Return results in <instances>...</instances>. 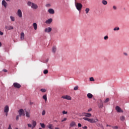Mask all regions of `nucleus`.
Here are the masks:
<instances>
[{
    "label": "nucleus",
    "mask_w": 129,
    "mask_h": 129,
    "mask_svg": "<svg viewBox=\"0 0 129 129\" xmlns=\"http://www.w3.org/2000/svg\"><path fill=\"white\" fill-rule=\"evenodd\" d=\"M83 119H84V120H87V121H89V122H90V123H96L97 121H99V120L97 118H96L95 119L94 118H89L87 117H83Z\"/></svg>",
    "instance_id": "nucleus-1"
},
{
    "label": "nucleus",
    "mask_w": 129,
    "mask_h": 129,
    "mask_svg": "<svg viewBox=\"0 0 129 129\" xmlns=\"http://www.w3.org/2000/svg\"><path fill=\"white\" fill-rule=\"evenodd\" d=\"M27 5L29 7H31L33 10H37V9H38V5L31 2H28Z\"/></svg>",
    "instance_id": "nucleus-2"
},
{
    "label": "nucleus",
    "mask_w": 129,
    "mask_h": 129,
    "mask_svg": "<svg viewBox=\"0 0 129 129\" xmlns=\"http://www.w3.org/2000/svg\"><path fill=\"white\" fill-rule=\"evenodd\" d=\"M75 5L78 11H80L81 10H82V4H81V3L75 2Z\"/></svg>",
    "instance_id": "nucleus-3"
},
{
    "label": "nucleus",
    "mask_w": 129,
    "mask_h": 129,
    "mask_svg": "<svg viewBox=\"0 0 129 129\" xmlns=\"http://www.w3.org/2000/svg\"><path fill=\"white\" fill-rule=\"evenodd\" d=\"M18 112H19L20 117H21V116H24V115H25V111H24V109H20L18 111Z\"/></svg>",
    "instance_id": "nucleus-4"
},
{
    "label": "nucleus",
    "mask_w": 129,
    "mask_h": 129,
    "mask_svg": "<svg viewBox=\"0 0 129 129\" xmlns=\"http://www.w3.org/2000/svg\"><path fill=\"white\" fill-rule=\"evenodd\" d=\"M17 14L19 18H23V13L22 12V10H21V9L18 10Z\"/></svg>",
    "instance_id": "nucleus-5"
},
{
    "label": "nucleus",
    "mask_w": 129,
    "mask_h": 129,
    "mask_svg": "<svg viewBox=\"0 0 129 129\" xmlns=\"http://www.w3.org/2000/svg\"><path fill=\"white\" fill-rule=\"evenodd\" d=\"M61 98H63V99H67V100H71L72 99L71 96L69 95L62 96H61Z\"/></svg>",
    "instance_id": "nucleus-6"
},
{
    "label": "nucleus",
    "mask_w": 129,
    "mask_h": 129,
    "mask_svg": "<svg viewBox=\"0 0 129 129\" xmlns=\"http://www.w3.org/2000/svg\"><path fill=\"white\" fill-rule=\"evenodd\" d=\"M13 86L14 87H15V88H17V89H20L22 87V86H21V84L18 83H14L13 84Z\"/></svg>",
    "instance_id": "nucleus-7"
},
{
    "label": "nucleus",
    "mask_w": 129,
    "mask_h": 129,
    "mask_svg": "<svg viewBox=\"0 0 129 129\" xmlns=\"http://www.w3.org/2000/svg\"><path fill=\"white\" fill-rule=\"evenodd\" d=\"M82 115H83V116H86V117H91V113H82Z\"/></svg>",
    "instance_id": "nucleus-8"
},
{
    "label": "nucleus",
    "mask_w": 129,
    "mask_h": 129,
    "mask_svg": "<svg viewBox=\"0 0 129 129\" xmlns=\"http://www.w3.org/2000/svg\"><path fill=\"white\" fill-rule=\"evenodd\" d=\"M115 109H116L117 112H122V113L123 112V111L118 106H116Z\"/></svg>",
    "instance_id": "nucleus-9"
},
{
    "label": "nucleus",
    "mask_w": 129,
    "mask_h": 129,
    "mask_svg": "<svg viewBox=\"0 0 129 129\" xmlns=\"http://www.w3.org/2000/svg\"><path fill=\"white\" fill-rule=\"evenodd\" d=\"M2 6H4L5 9H7V7H8V3L6 2L5 0H3L2 2Z\"/></svg>",
    "instance_id": "nucleus-10"
},
{
    "label": "nucleus",
    "mask_w": 129,
    "mask_h": 129,
    "mask_svg": "<svg viewBox=\"0 0 129 129\" xmlns=\"http://www.w3.org/2000/svg\"><path fill=\"white\" fill-rule=\"evenodd\" d=\"M20 39L21 41H24L25 40V33L24 32H22L20 34Z\"/></svg>",
    "instance_id": "nucleus-11"
},
{
    "label": "nucleus",
    "mask_w": 129,
    "mask_h": 129,
    "mask_svg": "<svg viewBox=\"0 0 129 129\" xmlns=\"http://www.w3.org/2000/svg\"><path fill=\"white\" fill-rule=\"evenodd\" d=\"M48 12L50 15H54V14H55V11H54V9H48Z\"/></svg>",
    "instance_id": "nucleus-12"
},
{
    "label": "nucleus",
    "mask_w": 129,
    "mask_h": 129,
    "mask_svg": "<svg viewBox=\"0 0 129 129\" xmlns=\"http://www.w3.org/2000/svg\"><path fill=\"white\" fill-rule=\"evenodd\" d=\"M51 31H52V28L48 27V28H45L44 32L45 33H50Z\"/></svg>",
    "instance_id": "nucleus-13"
},
{
    "label": "nucleus",
    "mask_w": 129,
    "mask_h": 129,
    "mask_svg": "<svg viewBox=\"0 0 129 129\" xmlns=\"http://www.w3.org/2000/svg\"><path fill=\"white\" fill-rule=\"evenodd\" d=\"M52 22H53V19H52V18H50L48 20L46 21L45 24H47L49 25V24H51V23H52Z\"/></svg>",
    "instance_id": "nucleus-14"
},
{
    "label": "nucleus",
    "mask_w": 129,
    "mask_h": 129,
    "mask_svg": "<svg viewBox=\"0 0 129 129\" xmlns=\"http://www.w3.org/2000/svg\"><path fill=\"white\" fill-rule=\"evenodd\" d=\"M9 110H10V108L9 107V106L8 105L5 106L4 108V112H9Z\"/></svg>",
    "instance_id": "nucleus-15"
},
{
    "label": "nucleus",
    "mask_w": 129,
    "mask_h": 129,
    "mask_svg": "<svg viewBox=\"0 0 129 129\" xmlns=\"http://www.w3.org/2000/svg\"><path fill=\"white\" fill-rule=\"evenodd\" d=\"M5 28L7 29V30H13L14 29V27L11 25H8V26H6Z\"/></svg>",
    "instance_id": "nucleus-16"
},
{
    "label": "nucleus",
    "mask_w": 129,
    "mask_h": 129,
    "mask_svg": "<svg viewBox=\"0 0 129 129\" xmlns=\"http://www.w3.org/2000/svg\"><path fill=\"white\" fill-rule=\"evenodd\" d=\"M99 101V108H102L103 107V102L101 100H100Z\"/></svg>",
    "instance_id": "nucleus-17"
},
{
    "label": "nucleus",
    "mask_w": 129,
    "mask_h": 129,
    "mask_svg": "<svg viewBox=\"0 0 129 129\" xmlns=\"http://www.w3.org/2000/svg\"><path fill=\"white\" fill-rule=\"evenodd\" d=\"M56 51H57V48L55 46H53L52 48V52L55 53H56Z\"/></svg>",
    "instance_id": "nucleus-18"
},
{
    "label": "nucleus",
    "mask_w": 129,
    "mask_h": 129,
    "mask_svg": "<svg viewBox=\"0 0 129 129\" xmlns=\"http://www.w3.org/2000/svg\"><path fill=\"white\" fill-rule=\"evenodd\" d=\"M76 126V123L74 121H72L70 123V126L71 127H73V126Z\"/></svg>",
    "instance_id": "nucleus-19"
},
{
    "label": "nucleus",
    "mask_w": 129,
    "mask_h": 129,
    "mask_svg": "<svg viewBox=\"0 0 129 129\" xmlns=\"http://www.w3.org/2000/svg\"><path fill=\"white\" fill-rule=\"evenodd\" d=\"M33 27L34 30H37V29H38V25L36 23H34L33 24Z\"/></svg>",
    "instance_id": "nucleus-20"
},
{
    "label": "nucleus",
    "mask_w": 129,
    "mask_h": 129,
    "mask_svg": "<svg viewBox=\"0 0 129 129\" xmlns=\"http://www.w3.org/2000/svg\"><path fill=\"white\" fill-rule=\"evenodd\" d=\"M32 124L33 125L32 128H33V127H35V126H36V125H37V122H36V121L32 120Z\"/></svg>",
    "instance_id": "nucleus-21"
},
{
    "label": "nucleus",
    "mask_w": 129,
    "mask_h": 129,
    "mask_svg": "<svg viewBox=\"0 0 129 129\" xmlns=\"http://www.w3.org/2000/svg\"><path fill=\"white\" fill-rule=\"evenodd\" d=\"M87 96L88 98L91 99L92 97H93V95H92L91 93H88Z\"/></svg>",
    "instance_id": "nucleus-22"
},
{
    "label": "nucleus",
    "mask_w": 129,
    "mask_h": 129,
    "mask_svg": "<svg viewBox=\"0 0 129 129\" xmlns=\"http://www.w3.org/2000/svg\"><path fill=\"white\" fill-rule=\"evenodd\" d=\"M25 112H26V117H30V111L28 112V111H26Z\"/></svg>",
    "instance_id": "nucleus-23"
},
{
    "label": "nucleus",
    "mask_w": 129,
    "mask_h": 129,
    "mask_svg": "<svg viewBox=\"0 0 129 129\" xmlns=\"http://www.w3.org/2000/svg\"><path fill=\"white\" fill-rule=\"evenodd\" d=\"M96 125L99 127H102L103 128V125L100 123H97Z\"/></svg>",
    "instance_id": "nucleus-24"
},
{
    "label": "nucleus",
    "mask_w": 129,
    "mask_h": 129,
    "mask_svg": "<svg viewBox=\"0 0 129 129\" xmlns=\"http://www.w3.org/2000/svg\"><path fill=\"white\" fill-rule=\"evenodd\" d=\"M102 4H103L104 6H106V5H107V1L105 0H102Z\"/></svg>",
    "instance_id": "nucleus-25"
},
{
    "label": "nucleus",
    "mask_w": 129,
    "mask_h": 129,
    "mask_svg": "<svg viewBox=\"0 0 129 129\" xmlns=\"http://www.w3.org/2000/svg\"><path fill=\"white\" fill-rule=\"evenodd\" d=\"M120 119L121 120V121H124V120L125 119V118L124 117V116H121L120 117Z\"/></svg>",
    "instance_id": "nucleus-26"
},
{
    "label": "nucleus",
    "mask_w": 129,
    "mask_h": 129,
    "mask_svg": "<svg viewBox=\"0 0 129 129\" xmlns=\"http://www.w3.org/2000/svg\"><path fill=\"white\" fill-rule=\"evenodd\" d=\"M10 19L11 20L12 22H15V17L13 16H10Z\"/></svg>",
    "instance_id": "nucleus-27"
},
{
    "label": "nucleus",
    "mask_w": 129,
    "mask_h": 129,
    "mask_svg": "<svg viewBox=\"0 0 129 129\" xmlns=\"http://www.w3.org/2000/svg\"><path fill=\"white\" fill-rule=\"evenodd\" d=\"M89 11H90L89 8H86L85 9L86 14H88V13H89Z\"/></svg>",
    "instance_id": "nucleus-28"
},
{
    "label": "nucleus",
    "mask_w": 129,
    "mask_h": 129,
    "mask_svg": "<svg viewBox=\"0 0 129 129\" xmlns=\"http://www.w3.org/2000/svg\"><path fill=\"white\" fill-rule=\"evenodd\" d=\"M43 98L45 101H47V95H44L43 96Z\"/></svg>",
    "instance_id": "nucleus-29"
},
{
    "label": "nucleus",
    "mask_w": 129,
    "mask_h": 129,
    "mask_svg": "<svg viewBox=\"0 0 129 129\" xmlns=\"http://www.w3.org/2000/svg\"><path fill=\"white\" fill-rule=\"evenodd\" d=\"M40 125H41V127H42L43 128H45V127H46V126L45 125V124H44V123H40Z\"/></svg>",
    "instance_id": "nucleus-30"
},
{
    "label": "nucleus",
    "mask_w": 129,
    "mask_h": 129,
    "mask_svg": "<svg viewBox=\"0 0 129 129\" xmlns=\"http://www.w3.org/2000/svg\"><path fill=\"white\" fill-rule=\"evenodd\" d=\"M109 101V98H107L105 99V100L104 101V103H106L107 102H108Z\"/></svg>",
    "instance_id": "nucleus-31"
},
{
    "label": "nucleus",
    "mask_w": 129,
    "mask_h": 129,
    "mask_svg": "<svg viewBox=\"0 0 129 129\" xmlns=\"http://www.w3.org/2000/svg\"><path fill=\"white\" fill-rule=\"evenodd\" d=\"M48 70H45L44 71H43V73L44 74H48Z\"/></svg>",
    "instance_id": "nucleus-32"
},
{
    "label": "nucleus",
    "mask_w": 129,
    "mask_h": 129,
    "mask_svg": "<svg viewBox=\"0 0 129 129\" xmlns=\"http://www.w3.org/2000/svg\"><path fill=\"white\" fill-rule=\"evenodd\" d=\"M45 114H46V111L43 110L42 112V115H45Z\"/></svg>",
    "instance_id": "nucleus-33"
},
{
    "label": "nucleus",
    "mask_w": 129,
    "mask_h": 129,
    "mask_svg": "<svg viewBox=\"0 0 129 129\" xmlns=\"http://www.w3.org/2000/svg\"><path fill=\"white\" fill-rule=\"evenodd\" d=\"M119 27H115V28L113 29V31H119Z\"/></svg>",
    "instance_id": "nucleus-34"
},
{
    "label": "nucleus",
    "mask_w": 129,
    "mask_h": 129,
    "mask_svg": "<svg viewBox=\"0 0 129 129\" xmlns=\"http://www.w3.org/2000/svg\"><path fill=\"white\" fill-rule=\"evenodd\" d=\"M19 119H20V115H18L16 118V120H18Z\"/></svg>",
    "instance_id": "nucleus-35"
},
{
    "label": "nucleus",
    "mask_w": 129,
    "mask_h": 129,
    "mask_svg": "<svg viewBox=\"0 0 129 129\" xmlns=\"http://www.w3.org/2000/svg\"><path fill=\"white\" fill-rule=\"evenodd\" d=\"M74 90H78V86H76L74 87Z\"/></svg>",
    "instance_id": "nucleus-36"
},
{
    "label": "nucleus",
    "mask_w": 129,
    "mask_h": 129,
    "mask_svg": "<svg viewBox=\"0 0 129 129\" xmlns=\"http://www.w3.org/2000/svg\"><path fill=\"white\" fill-rule=\"evenodd\" d=\"M40 91H41V92H45L46 91V89H41Z\"/></svg>",
    "instance_id": "nucleus-37"
},
{
    "label": "nucleus",
    "mask_w": 129,
    "mask_h": 129,
    "mask_svg": "<svg viewBox=\"0 0 129 129\" xmlns=\"http://www.w3.org/2000/svg\"><path fill=\"white\" fill-rule=\"evenodd\" d=\"M90 81H94V79L93 78V77H91L90 78Z\"/></svg>",
    "instance_id": "nucleus-38"
},
{
    "label": "nucleus",
    "mask_w": 129,
    "mask_h": 129,
    "mask_svg": "<svg viewBox=\"0 0 129 129\" xmlns=\"http://www.w3.org/2000/svg\"><path fill=\"white\" fill-rule=\"evenodd\" d=\"M104 40H108V36H105L104 37Z\"/></svg>",
    "instance_id": "nucleus-39"
},
{
    "label": "nucleus",
    "mask_w": 129,
    "mask_h": 129,
    "mask_svg": "<svg viewBox=\"0 0 129 129\" xmlns=\"http://www.w3.org/2000/svg\"><path fill=\"white\" fill-rule=\"evenodd\" d=\"M67 120V118H64L63 119L61 120V122H63V121H66Z\"/></svg>",
    "instance_id": "nucleus-40"
},
{
    "label": "nucleus",
    "mask_w": 129,
    "mask_h": 129,
    "mask_svg": "<svg viewBox=\"0 0 129 129\" xmlns=\"http://www.w3.org/2000/svg\"><path fill=\"white\" fill-rule=\"evenodd\" d=\"M78 126L79 127H81L82 126V125L81 124V123H79L78 124Z\"/></svg>",
    "instance_id": "nucleus-41"
},
{
    "label": "nucleus",
    "mask_w": 129,
    "mask_h": 129,
    "mask_svg": "<svg viewBox=\"0 0 129 129\" xmlns=\"http://www.w3.org/2000/svg\"><path fill=\"white\" fill-rule=\"evenodd\" d=\"M112 127L113 129H117V128H118V127L117 126H112Z\"/></svg>",
    "instance_id": "nucleus-42"
},
{
    "label": "nucleus",
    "mask_w": 129,
    "mask_h": 129,
    "mask_svg": "<svg viewBox=\"0 0 129 129\" xmlns=\"http://www.w3.org/2000/svg\"><path fill=\"white\" fill-rule=\"evenodd\" d=\"M45 7H46L47 8H49V7H51V5H50V4H46L45 5Z\"/></svg>",
    "instance_id": "nucleus-43"
},
{
    "label": "nucleus",
    "mask_w": 129,
    "mask_h": 129,
    "mask_svg": "<svg viewBox=\"0 0 129 129\" xmlns=\"http://www.w3.org/2000/svg\"><path fill=\"white\" fill-rule=\"evenodd\" d=\"M92 110V109L91 108L88 109V112H90Z\"/></svg>",
    "instance_id": "nucleus-44"
},
{
    "label": "nucleus",
    "mask_w": 129,
    "mask_h": 129,
    "mask_svg": "<svg viewBox=\"0 0 129 129\" xmlns=\"http://www.w3.org/2000/svg\"><path fill=\"white\" fill-rule=\"evenodd\" d=\"M27 125L28 127H32V124H31L30 123H28Z\"/></svg>",
    "instance_id": "nucleus-45"
},
{
    "label": "nucleus",
    "mask_w": 129,
    "mask_h": 129,
    "mask_svg": "<svg viewBox=\"0 0 129 129\" xmlns=\"http://www.w3.org/2000/svg\"><path fill=\"white\" fill-rule=\"evenodd\" d=\"M62 113H63V114H67V111H63Z\"/></svg>",
    "instance_id": "nucleus-46"
},
{
    "label": "nucleus",
    "mask_w": 129,
    "mask_h": 129,
    "mask_svg": "<svg viewBox=\"0 0 129 129\" xmlns=\"http://www.w3.org/2000/svg\"><path fill=\"white\" fill-rule=\"evenodd\" d=\"M83 129H87L88 128V127L87 126H84V127H83Z\"/></svg>",
    "instance_id": "nucleus-47"
},
{
    "label": "nucleus",
    "mask_w": 129,
    "mask_h": 129,
    "mask_svg": "<svg viewBox=\"0 0 129 129\" xmlns=\"http://www.w3.org/2000/svg\"><path fill=\"white\" fill-rule=\"evenodd\" d=\"M0 35L1 36H3V35H4V32H2V31H0Z\"/></svg>",
    "instance_id": "nucleus-48"
},
{
    "label": "nucleus",
    "mask_w": 129,
    "mask_h": 129,
    "mask_svg": "<svg viewBox=\"0 0 129 129\" xmlns=\"http://www.w3.org/2000/svg\"><path fill=\"white\" fill-rule=\"evenodd\" d=\"M123 55H124V56H127V53H126V52H124V53H123Z\"/></svg>",
    "instance_id": "nucleus-49"
},
{
    "label": "nucleus",
    "mask_w": 129,
    "mask_h": 129,
    "mask_svg": "<svg viewBox=\"0 0 129 129\" xmlns=\"http://www.w3.org/2000/svg\"><path fill=\"white\" fill-rule=\"evenodd\" d=\"M3 71L4 72H8V70H7L6 69H4V70H3Z\"/></svg>",
    "instance_id": "nucleus-50"
},
{
    "label": "nucleus",
    "mask_w": 129,
    "mask_h": 129,
    "mask_svg": "<svg viewBox=\"0 0 129 129\" xmlns=\"http://www.w3.org/2000/svg\"><path fill=\"white\" fill-rule=\"evenodd\" d=\"M8 129H13L12 128V126H11V124L9 125Z\"/></svg>",
    "instance_id": "nucleus-51"
},
{
    "label": "nucleus",
    "mask_w": 129,
    "mask_h": 129,
    "mask_svg": "<svg viewBox=\"0 0 129 129\" xmlns=\"http://www.w3.org/2000/svg\"><path fill=\"white\" fill-rule=\"evenodd\" d=\"M113 9H114V10H116V6H113Z\"/></svg>",
    "instance_id": "nucleus-52"
},
{
    "label": "nucleus",
    "mask_w": 129,
    "mask_h": 129,
    "mask_svg": "<svg viewBox=\"0 0 129 129\" xmlns=\"http://www.w3.org/2000/svg\"><path fill=\"white\" fill-rule=\"evenodd\" d=\"M9 112H5V113H6V116H8V113Z\"/></svg>",
    "instance_id": "nucleus-53"
},
{
    "label": "nucleus",
    "mask_w": 129,
    "mask_h": 129,
    "mask_svg": "<svg viewBox=\"0 0 129 129\" xmlns=\"http://www.w3.org/2000/svg\"><path fill=\"white\" fill-rule=\"evenodd\" d=\"M106 126H110H110H111V125L107 124V125H106Z\"/></svg>",
    "instance_id": "nucleus-54"
},
{
    "label": "nucleus",
    "mask_w": 129,
    "mask_h": 129,
    "mask_svg": "<svg viewBox=\"0 0 129 129\" xmlns=\"http://www.w3.org/2000/svg\"><path fill=\"white\" fill-rule=\"evenodd\" d=\"M55 128V129H60V128L57 127H56Z\"/></svg>",
    "instance_id": "nucleus-55"
},
{
    "label": "nucleus",
    "mask_w": 129,
    "mask_h": 129,
    "mask_svg": "<svg viewBox=\"0 0 129 129\" xmlns=\"http://www.w3.org/2000/svg\"><path fill=\"white\" fill-rule=\"evenodd\" d=\"M6 2H10V1H11V0H6Z\"/></svg>",
    "instance_id": "nucleus-56"
},
{
    "label": "nucleus",
    "mask_w": 129,
    "mask_h": 129,
    "mask_svg": "<svg viewBox=\"0 0 129 129\" xmlns=\"http://www.w3.org/2000/svg\"><path fill=\"white\" fill-rule=\"evenodd\" d=\"M1 46H2V43L0 42V47H1Z\"/></svg>",
    "instance_id": "nucleus-57"
},
{
    "label": "nucleus",
    "mask_w": 129,
    "mask_h": 129,
    "mask_svg": "<svg viewBox=\"0 0 129 129\" xmlns=\"http://www.w3.org/2000/svg\"><path fill=\"white\" fill-rule=\"evenodd\" d=\"M54 121H55V122H57V120H55Z\"/></svg>",
    "instance_id": "nucleus-58"
},
{
    "label": "nucleus",
    "mask_w": 129,
    "mask_h": 129,
    "mask_svg": "<svg viewBox=\"0 0 129 129\" xmlns=\"http://www.w3.org/2000/svg\"><path fill=\"white\" fill-rule=\"evenodd\" d=\"M93 99H94V100H95V98H94Z\"/></svg>",
    "instance_id": "nucleus-59"
},
{
    "label": "nucleus",
    "mask_w": 129,
    "mask_h": 129,
    "mask_svg": "<svg viewBox=\"0 0 129 129\" xmlns=\"http://www.w3.org/2000/svg\"><path fill=\"white\" fill-rule=\"evenodd\" d=\"M39 129H42V128H39Z\"/></svg>",
    "instance_id": "nucleus-60"
}]
</instances>
